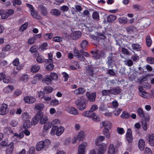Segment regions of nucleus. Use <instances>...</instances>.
<instances>
[{"label":"nucleus","instance_id":"8","mask_svg":"<svg viewBox=\"0 0 154 154\" xmlns=\"http://www.w3.org/2000/svg\"><path fill=\"white\" fill-rule=\"evenodd\" d=\"M81 36V33L79 31H75L71 33L69 36L72 39L75 40L80 38Z\"/></svg>","mask_w":154,"mask_h":154},{"label":"nucleus","instance_id":"54","mask_svg":"<svg viewBox=\"0 0 154 154\" xmlns=\"http://www.w3.org/2000/svg\"><path fill=\"white\" fill-rule=\"evenodd\" d=\"M43 142L45 147L47 148L48 147L50 144V141L48 139H46L44 141H42Z\"/></svg>","mask_w":154,"mask_h":154},{"label":"nucleus","instance_id":"30","mask_svg":"<svg viewBox=\"0 0 154 154\" xmlns=\"http://www.w3.org/2000/svg\"><path fill=\"white\" fill-rule=\"evenodd\" d=\"M137 113L140 117L143 118L144 117V114L143 111L141 108H139L137 110Z\"/></svg>","mask_w":154,"mask_h":154},{"label":"nucleus","instance_id":"38","mask_svg":"<svg viewBox=\"0 0 154 154\" xmlns=\"http://www.w3.org/2000/svg\"><path fill=\"white\" fill-rule=\"evenodd\" d=\"M146 42L147 45L148 47H149L151 45L152 41L151 38L150 36L148 35L147 36Z\"/></svg>","mask_w":154,"mask_h":154},{"label":"nucleus","instance_id":"31","mask_svg":"<svg viewBox=\"0 0 154 154\" xmlns=\"http://www.w3.org/2000/svg\"><path fill=\"white\" fill-rule=\"evenodd\" d=\"M106 73L110 76H115L117 73V71L113 69H109L108 70Z\"/></svg>","mask_w":154,"mask_h":154},{"label":"nucleus","instance_id":"22","mask_svg":"<svg viewBox=\"0 0 154 154\" xmlns=\"http://www.w3.org/2000/svg\"><path fill=\"white\" fill-rule=\"evenodd\" d=\"M118 21L121 24H125L128 22V19L125 17H120L118 19Z\"/></svg>","mask_w":154,"mask_h":154},{"label":"nucleus","instance_id":"11","mask_svg":"<svg viewBox=\"0 0 154 154\" xmlns=\"http://www.w3.org/2000/svg\"><path fill=\"white\" fill-rule=\"evenodd\" d=\"M66 110L69 113L76 115L78 114V110L75 108L72 107H68L66 108Z\"/></svg>","mask_w":154,"mask_h":154},{"label":"nucleus","instance_id":"20","mask_svg":"<svg viewBox=\"0 0 154 154\" xmlns=\"http://www.w3.org/2000/svg\"><path fill=\"white\" fill-rule=\"evenodd\" d=\"M115 150L113 144H111L109 147L108 154H114Z\"/></svg>","mask_w":154,"mask_h":154},{"label":"nucleus","instance_id":"26","mask_svg":"<svg viewBox=\"0 0 154 154\" xmlns=\"http://www.w3.org/2000/svg\"><path fill=\"white\" fill-rule=\"evenodd\" d=\"M43 37L46 40H49L53 38V34L52 33H46L44 35Z\"/></svg>","mask_w":154,"mask_h":154},{"label":"nucleus","instance_id":"34","mask_svg":"<svg viewBox=\"0 0 154 154\" xmlns=\"http://www.w3.org/2000/svg\"><path fill=\"white\" fill-rule=\"evenodd\" d=\"M84 136V132L83 131H80L78 135L77 140L79 141H81L83 140Z\"/></svg>","mask_w":154,"mask_h":154},{"label":"nucleus","instance_id":"3","mask_svg":"<svg viewBox=\"0 0 154 154\" xmlns=\"http://www.w3.org/2000/svg\"><path fill=\"white\" fill-rule=\"evenodd\" d=\"M58 78V75L55 72H51L49 75L45 76L43 78L42 81L43 82L48 85H51L52 82L54 80L57 79Z\"/></svg>","mask_w":154,"mask_h":154},{"label":"nucleus","instance_id":"51","mask_svg":"<svg viewBox=\"0 0 154 154\" xmlns=\"http://www.w3.org/2000/svg\"><path fill=\"white\" fill-rule=\"evenodd\" d=\"M105 139V137L104 136H100L98 138L96 139L95 141V144L96 145H98V143L99 140L101 141H103Z\"/></svg>","mask_w":154,"mask_h":154},{"label":"nucleus","instance_id":"2","mask_svg":"<svg viewBox=\"0 0 154 154\" xmlns=\"http://www.w3.org/2000/svg\"><path fill=\"white\" fill-rule=\"evenodd\" d=\"M48 120V117L45 115H44L42 112L37 113L32 119L33 123L35 125L40 120V123L41 124H45Z\"/></svg>","mask_w":154,"mask_h":154},{"label":"nucleus","instance_id":"32","mask_svg":"<svg viewBox=\"0 0 154 154\" xmlns=\"http://www.w3.org/2000/svg\"><path fill=\"white\" fill-rule=\"evenodd\" d=\"M52 125L53 124L52 122H47L44 125L43 129L45 130H47L51 127Z\"/></svg>","mask_w":154,"mask_h":154},{"label":"nucleus","instance_id":"7","mask_svg":"<svg viewBox=\"0 0 154 154\" xmlns=\"http://www.w3.org/2000/svg\"><path fill=\"white\" fill-rule=\"evenodd\" d=\"M9 109L8 105L5 103H2L0 108V115H4L7 114L8 112Z\"/></svg>","mask_w":154,"mask_h":154},{"label":"nucleus","instance_id":"14","mask_svg":"<svg viewBox=\"0 0 154 154\" xmlns=\"http://www.w3.org/2000/svg\"><path fill=\"white\" fill-rule=\"evenodd\" d=\"M114 62V57H112V55L111 54L109 56L107 61V63L108 65V66L109 68L112 67L113 65L114 64L113 63Z\"/></svg>","mask_w":154,"mask_h":154},{"label":"nucleus","instance_id":"9","mask_svg":"<svg viewBox=\"0 0 154 154\" xmlns=\"http://www.w3.org/2000/svg\"><path fill=\"white\" fill-rule=\"evenodd\" d=\"M25 102L26 103L31 104L35 103L36 101L35 98L31 96H27L23 98Z\"/></svg>","mask_w":154,"mask_h":154},{"label":"nucleus","instance_id":"44","mask_svg":"<svg viewBox=\"0 0 154 154\" xmlns=\"http://www.w3.org/2000/svg\"><path fill=\"white\" fill-rule=\"evenodd\" d=\"M93 19L95 20H98L99 18L98 13L97 11L94 12L92 14Z\"/></svg>","mask_w":154,"mask_h":154},{"label":"nucleus","instance_id":"39","mask_svg":"<svg viewBox=\"0 0 154 154\" xmlns=\"http://www.w3.org/2000/svg\"><path fill=\"white\" fill-rule=\"evenodd\" d=\"M103 127H107L109 128H110L111 126V123L108 121H103L101 123Z\"/></svg>","mask_w":154,"mask_h":154},{"label":"nucleus","instance_id":"60","mask_svg":"<svg viewBox=\"0 0 154 154\" xmlns=\"http://www.w3.org/2000/svg\"><path fill=\"white\" fill-rule=\"evenodd\" d=\"M31 15L32 17L35 18H36L38 16V13L34 10L33 11H31Z\"/></svg>","mask_w":154,"mask_h":154},{"label":"nucleus","instance_id":"58","mask_svg":"<svg viewBox=\"0 0 154 154\" xmlns=\"http://www.w3.org/2000/svg\"><path fill=\"white\" fill-rule=\"evenodd\" d=\"M36 40V38L35 36L30 38L28 40L27 43L31 45L34 43Z\"/></svg>","mask_w":154,"mask_h":154},{"label":"nucleus","instance_id":"5","mask_svg":"<svg viewBox=\"0 0 154 154\" xmlns=\"http://www.w3.org/2000/svg\"><path fill=\"white\" fill-rule=\"evenodd\" d=\"M77 107L81 110H83L85 108L86 105L82 98L77 99L76 101Z\"/></svg>","mask_w":154,"mask_h":154},{"label":"nucleus","instance_id":"55","mask_svg":"<svg viewBox=\"0 0 154 154\" xmlns=\"http://www.w3.org/2000/svg\"><path fill=\"white\" fill-rule=\"evenodd\" d=\"M23 119L25 120H29V117L28 114L27 112H24L22 114Z\"/></svg>","mask_w":154,"mask_h":154},{"label":"nucleus","instance_id":"10","mask_svg":"<svg viewBox=\"0 0 154 154\" xmlns=\"http://www.w3.org/2000/svg\"><path fill=\"white\" fill-rule=\"evenodd\" d=\"M126 138L128 143H131L133 141V137L131 129L128 128L126 134Z\"/></svg>","mask_w":154,"mask_h":154},{"label":"nucleus","instance_id":"25","mask_svg":"<svg viewBox=\"0 0 154 154\" xmlns=\"http://www.w3.org/2000/svg\"><path fill=\"white\" fill-rule=\"evenodd\" d=\"M103 134L105 136L106 138L109 139L110 137V133L108 129L106 128H105L103 129Z\"/></svg>","mask_w":154,"mask_h":154},{"label":"nucleus","instance_id":"50","mask_svg":"<svg viewBox=\"0 0 154 154\" xmlns=\"http://www.w3.org/2000/svg\"><path fill=\"white\" fill-rule=\"evenodd\" d=\"M29 78L28 75L27 74H24L20 78V80L24 82H26Z\"/></svg>","mask_w":154,"mask_h":154},{"label":"nucleus","instance_id":"21","mask_svg":"<svg viewBox=\"0 0 154 154\" xmlns=\"http://www.w3.org/2000/svg\"><path fill=\"white\" fill-rule=\"evenodd\" d=\"M85 146L81 144L79 146L78 154H85Z\"/></svg>","mask_w":154,"mask_h":154},{"label":"nucleus","instance_id":"63","mask_svg":"<svg viewBox=\"0 0 154 154\" xmlns=\"http://www.w3.org/2000/svg\"><path fill=\"white\" fill-rule=\"evenodd\" d=\"M48 44L47 43H44L42 44L40 46L42 50H45L47 49L48 48Z\"/></svg>","mask_w":154,"mask_h":154},{"label":"nucleus","instance_id":"27","mask_svg":"<svg viewBox=\"0 0 154 154\" xmlns=\"http://www.w3.org/2000/svg\"><path fill=\"white\" fill-rule=\"evenodd\" d=\"M89 117H90L95 122H99L100 120L99 116L95 113H92L90 116H89Z\"/></svg>","mask_w":154,"mask_h":154},{"label":"nucleus","instance_id":"59","mask_svg":"<svg viewBox=\"0 0 154 154\" xmlns=\"http://www.w3.org/2000/svg\"><path fill=\"white\" fill-rule=\"evenodd\" d=\"M18 123V122L17 120L16 119H13L11 121L10 123L11 125L13 127L16 126Z\"/></svg>","mask_w":154,"mask_h":154},{"label":"nucleus","instance_id":"57","mask_svg":"<svg viewBox=\"0 0 154 154\" xmlns=\"http://www.w3.org/2000/svg\"><path fill=\"white\" fill-rule=\"evenodd\" d=\"M22 4V2L20 0H14L13 2V5L15 6L16 5H20Z\"/></svg>","mask_w":154,"mask_h":154},{"label":"nucleus","instance_id":"36","mask_svg":"<svg viewBox=\"0 0 154 154\" xmlns=\"http://www.w3.org/2000/svg\"><path fill=\"white\" fill-rule=\"evenodd\" d=\"M126 30L127 32H135L136 29L134 26H130L127 28Z\"/></svg>","mask_w":154,"mask_h":154},{"label":"nucleus","instance_id":"48","mask_svg":"<svg viewBox=\"0 0 154 154\" xmlns=\"http://www.w3.org/2000/svg\"><path fill=\"white\" fill-rule=\"evenodd\" d=\"M110 90H104L102 91V93L103 96H110L111 94Z\"/></svg>","mask_w":154,"mask_h":154},{"label":"nucleus","instance_id":"49","mask_svg":"<svg viewBox=\"0 0 154 154\" xmlns=\"http://www.w3.org/2000/svg\"><path fill=\"white\" fill-rule=\"evenodd\" d=\"M38 47L36 45H33L29 49L30 51L32 53H35L37 51Z\"/></svg>","mask_w":154,"mask_h":154},{"label":"nucleus","instance_id":"18","mask_svg":"<svg viewBox=\"0 0 154 154\" xmlns=\"http://www.w3.org/2000/svg\"><path fill=\"white\" fill-rule=\"evenodd\" d=\"M111 94L114 95H118L121 91V89L119 87L110 89Z\"/></svg>","mask_w":154,"mask_h":154},{"label":"nucleus","instance_id":"33","mask_svg":"<svg viewBox=\"0 0 154 154\" xmlns=\"http://www.w3.org/2000/svg\"><path fill=\"white\" fill-rule=\"evenodd\" d=\"M149 142L151 146H154V134H151L149 138Z\"/></svg>","mask_w":154,"mask_h":154},{"label":"nucleus","instance_id":"43","mask_svg":"<svg viewBox=\"0 0 154 154\" xmlns=\"http://www.w3.org/2000/svg\"><path fill=\"white\" fill-rule=\"evenodd\" d=\"M36 61L39 63H42L44 61V57L42 55H38L37 57Z\"/></svg>","mask_w":154,"mask_h":154},{"label":"nucleus","instance_id":"45","mask_svg":"<svg viewBox=\"0 0 154 154\" xmlns=\"http://www.w3.org/2000/svg\"><path fill=\"white\" fill-rule=\"evenodd\" d=\"M54 65L52 63H50L48 64L45 67V69L47 70L51 71L54 68Z\"/></svg>","mask_w":154,"mask_h":154},{"label":"nucleus","instance_id":"12","mask_svg":"<svg viewBox=\"0 0 154 154\" xmlns=\"http://www.w3.org/2000/svg\"><path fill=\"white\" fill-rule=\"evenodd\" d=\"M14 143L12 142L10 143L7 147L6 152L8 154H11L12 153L14 149Z\"/></svg>","mask_w":154,"mask_h":154},{"label":"nucleus","instance_id":"64","mask_svg":"<svg viewBox=\"0 0 154 154\" xmlns=\"http://www.w3.org/2000/svg\"><path fill=\"white\" fill-rule=\"evenodd\" d=\"M112 106L113 108H116L118 107L119 103L116 100H114L112 102Z\"/></svg>","mask_w":154,"mask_h":154},{"label":"nucleus","instance_id":"23","mask_svg":"<svg viewBox=\"0 0 154 154\" xmlns=\"http://www.w3.org/2000/svg\"><path fill=\"white\" fill-rule=\"evenodd\" d=\"M39 8L43 16H46L48 14L47 8L41 5L39 6Z\"/></svg>","mask_w":154,"mask_h":154},{"label":"nucleus","instance_id":"41","mask_svg":"<svg viewBox=\"0 0 154 154\" xmlns=\"http://www.w3.org/2000/svg\"><path fill=\"white\" fill-rule=\"evenodd\" d=\"M28 26V22L25 23L20 26V30L21 31H24L27 29Z\"/></svg>","mask_w":154,"mask_h":154},{"label":"nucleus","instance_id":"1","mask_svg":"<svg viewBox=\"0 0 154 154\" xmlns=\"http://www.w3.org/2000/svg\"><path fill=\"white\" fill-rule=\"evenodd\" d=\"M86 46L87 41L85 40H83L81 44V49L80 51V52L81 54L78 50L75 49L74 52L75 57L80 59L81 60L84 61L85 60L84 57H87V52H85L86 50Z\"/></svg>","mask_w":154,"mask_h":154},{"label":"nucleus","instance_id":"61","mask_svg":"<svg viewBox=\"0 0 154 154\" xmlns=\"http://www.w3.org/2000/svg\"><path fill=\"white\" fill-rule=\"evenodd\" d=\"M44 107V106L43 104H39L35 106L36 109L38 110H41Z\"/></svg>","mask_w":154,"mask_h":154},{"label":"nucleus","instance_id":"13","mask_svg":"<svg viewBox=\"0 0 154 154\" xmlns=\"http://www.w3.org/2000/svg\"><path fill=\"white\" fill-rule=\"evenodd\" d=\"M85 90L84 88L80 87L78 89H75L74 91V93L75 95H80L84 94L85 92Z\"/></svg>","mask_w":154,"mask_h":154},{"label":"nucleus","instance_id":"62","mask_svg":"<svg viewBox=\"0 0 154 154\" xmlns=\"http://www.w3.org/2000/svg\"><path fill=\"white\" fill-rule=\"evenodd\" d=\"M37 81L41 80L42 78V75L40 74L35 75L34 77Z\"/></svg>","mask_w":154,"mask_h":154},{"label":"nucleus","instance_id":"47","mask_svg":"<svg viewBox=\"0 0 154 154\" xmlns=\"http://www.w3.org/2000/svg\"><path fill=\"white\" fill-rule=\"evenodd\" d=\"M53 88L51 86H46L44 89V91L47 93H50L53 91Z\"/></svg>","mask_w":154,"mask_h":154},{"label":"nucleus","instance_id":"35","mask_svg":"<svg viewBox=\"0 0 154 154\" xmlns=\"http://www.w3.org/2000/svg\"><path fill=\"white\" fill-rule=\"evenodd\" d=\"M116 19V16L113 15H110L108 17L107 21L109 22H112L115 20Z\"/></svg>","mask_w":154,"mask_h":154},{"label":"nucleus","instance_id":"28","mask_svg":"<svg viewBox=\"0 0 154 154\" xmlns=\"http://www.w3.org/2000/svg\"><path fill=\"white\" fill-rule=\"evenodd\" d=\"M31 123L29 120H25L23 125V128L24 129H27L30 128Z\"/></svg>","mask_w":154,"mask_h":154},{"label":"nucleus","instance_id":"53","mask_svg":"<svg viewBox=\"0 0 154 154\" xmlns=\"http://www.w3.org/2000/svg\"><path fill=\"white\" fill-rule=\"evenodd\" d=\"M53 41L57 42H60L62 41V38L59 36H55L53 38Z\"/></svg>","mask_w":154,"mask_h":154},{"label":"nucleus","instance_id":"56","mask_svg":"<svg viewBox=\"0 0 154 154\" xmlns=\"http://www.w3.org/2000/svg\"><path fill=\"white\" fill-rule=\"evenodd\" d=\"M148 63L150 64H154V58L152 57H148L146 59Z\"/></svg>","mask_w":154,"mask_h":154},{"label":"nucleus","instance_id":"46","mask_svg":"<svg viewBox=\"0 0 154 154\" xmlns=\"http://www.w3.org/2000/svg\"><path fill=\"white\" fill-rule=\"evenodd\" d=\"M130 116L129 113L125 111H123L121 115V117L124 119L128 118Z\"/></svg>","mask_w":154,"mask_h":154},{"label":"nucleus","instance_id":"52","mask_svg":"<svg viewBox=\"0 0 154 154\" xmlns=\"http://www.w3.org/2000/svg\"><path fill=\"white\" fill-rule=\"evenodd\" d=\"M117 131L118 134L121 135L123 134L125 132L124 129L120 127H118L117 128Z\"/></svg>","mask_w":154,"mask_h":154},{"label":"nucleus","instance_id":"16","mask_svg":"<svg viewBox=\"0 0 154 154\" xmlns=\"http://www.w3.org/2000/svg\"><path fill=\"white\" fill-rule=\"evenodd\" d=\"M145 142L143 139H140L139 141L138 146L141 151L144 150L145 147Z\"/></svg>","mask_w":154,"mask_h":154},{"label":"nucleus","instance_id":"6","mask_svg":"<svg viewBox=\"0 0 154 154\" xmlns=\"http://www.w3.org/2000/svg\"><path fill=\"white\" fill-rule=\"evenodd\" d=\"M107 145L106 144L102 143L98 145V148L97 149L98 154H104L106 151Z\"/></svg>","mask_w":154,"mask_h":154},{"label":"nucleus","instance_id":"37","mask_svg":"<svg viewBox=\"0 0 154 154\" xmlns=\"http://www.w3.org/2000/svg\"><path fill=\"white\" fill-rule=\"evenodd\" d=\"M139 94L141 97L144 98H147L149 97L148 93L144 91H139Z\"/></svg>","mask_w":154,"mask_h":154},{"label":"nucleus","instance_id":"42","mask_svg":"<svg viewBox=\"0 0 154 154\" xmlns=\"http://www.w3.org/2000/svg\"><path fill=\"white\" fill-rule=\"evenodd\" d=\"M133 8L134 9L137 11L141 10L143 8L140 5L137 4L133 5Z\"/></svg>","mask_w":154,"mask_h":154},{"label":"nucleus","instance_id":"40","mask_svg":"<svg viewBox=\"0 0 154 154\" xmlns=\"http://www.w3.org/2000/svg\"><path fill=\"white\" fill-rule=\"evenodd\" d=\"M132 47L134 50L138 51L140 50V46L138 44H134L132 45Z\"/></svg>","mask_w":154,"mask_h":154},{"label":"nucleus","instance_id":"17","mask_svg":"<svg viewBox=\"0 0 154 154\" xmlns=\"http://www.w3.org/2000/svg\"><path fill=\"white\" fill-rule=\"evenodd\" d=\"M45 147L43 142L40 141L38 142L37 143L36 148V149L38 151L41 150Z\"/></svg>","mask_w":154,"mask_h":154},{"label":"nucleus","instance_id":"4","mask_svg":"<svg viewBox=\"0 0 154 154\" xmlns=\"http://www.w3.org/2000/svg\"><path fill=\"white\" fill-rule=\"evenodd\" d=\"M64 130V128L63 127L53 126L51 130L50 133L52 135H55L56 133L57 136H60L63 133Z\"/></svg>","mask_w":154,"mask_h":154},{"label":"nucleus","instance_id":"24","mask_svg":"<svg viewBox=\"0 0 154 154\" xmlns=\"http://www.w3.org/2000/svg\"><path fill=\"white\" fill-rule=\"evenodd\" d=\"M96 97V93L94 92L90 94L88 97V100L91 102H94L95 100Z\"/></svg>","mask_w":154,"mask_h":154},{"label":"nucleus","instance_id":"15","mask_svg":"<svg viewBox=\"0 0 154 154\" xmlns=\"http://www.w3.org/2000/svg\"><path fill=\"white\" fill-rule=\"evenodd\" d=\"M104 55V53L103 51H97L94 54V57L96 59H100L101 57H102Z\"/></svg>","mask_w":154,"mask_h":154},{"label":"nucleus","instance_id":"29","mask_svg":"<svg viewBox=\"0 0 154 154\" xmlns=\"http://www.w3.org/2000/svg\"><path fill=\"white\" fill-rule=\"evenodd\" d=\"M40 67L38 65H33L31 69V72H38L40 69Z\"/></svg>","mask_w":154,"mask_h":154},{"label":"nucleus","instance_id":"19","mask_svg":"<svg viewBox=\"0 0 154 154\" xmlns=\"http://www.w3.org/2000/svg\"><path fill=\"white\" fill-rule=\"evenodd\" d=\"M50 13L53 15L58 17L60 15L61 12L59 9L54 8L51 10Z\"/></svg>","mask_w":154,"mask_h":154}]
</instances>
